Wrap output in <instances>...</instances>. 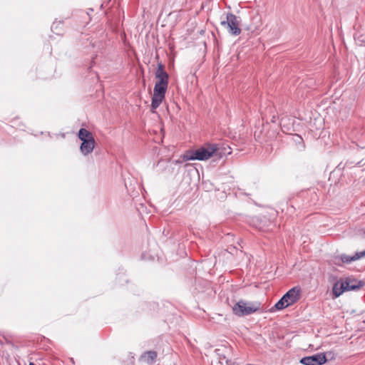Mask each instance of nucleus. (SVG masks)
Segmentation results:
<instances>
[{"mask_svg": "<svg viewBox=\"0 0 365 365\" xmlns=\"http://www.w3.org/2000/svg\"><path fill=\"white\" fill-rule=\"evenodd\" d=\"M232 154V148L227 143H207L196 150H187L182 160H208L210 158H223Z\"/></svg>", "mask_w": 365, "mask_h": 365, "instance_id": "nucleus-1", "label": "nucleus"}, {"mask_svg": "<svg viewBox=\"0 0 365 365\" xmlns=\"http://www.w3.org/2000/svg\"><path fill=\"white\" fill-rule=\"evenodd\" d=\"M260 309L261 303L259 302H246L241 299L232 307V312L238 317H244L255 313Z\"/></svg>", "mask_w": 365, "mask_h": 365, "instance_id": "nucleus-2", "label": "nucleus"}, {"mask_svg": "<svg viewBox=\"0 0 365 365\" xmlns=\"http://www.w3.org/2000/svg\"><path fill=\"white\" fill-rule=\"evenodd\" d=\"M221 25L227 28L232 35L237 36L241 33L239 17L232 13L227 14L226 19L221 21Z\"/></svg>", "mask_w": 365, "mask_h": 365, "instance_id": "nucleus-3", "label": "nucleus"}, {"mask_svg": "<svg viewBox=\"0 0 365 365\" xmlns=\"http://www.w3.org/2000/svg\"><path fill=\"white\" fill-rule=\"evenodd\" d=\"M327 361L324 354L319 353L301 359L300 363L304 365H322Z\"/></svg>", "mask_w": 365, "mask_h": 365, "instance_id": "nucleus-4", "label": "nucleus"}, {"mask_svg": "<svg viewBox=\"0 0 365 365\" xmlns=\"http://www.w3.org/2000/svg\"><path fill=\"white\" fill-rule=\"evenodd\" d=\"M219 362L222 365H229L231 362V349L230 347L222 346L215 350Z\"/></svg>", "mask_w": 365, "mask_h": 365, "instance_id": "nucleus-5", "label": "nucleus"}, {"mask_svg": "<svg viewBox=\"0 0 365 365\" xmlns=\"http://www.w3.org/2000/svg\"><path fill=\"white\" fill-rule=\"evenodd\" d=\"M289 306L292 305L299 299V289L297 287H293L289 289L284 296Z\"/></svg>", "mask_w": 365, "mask_h": 365, "instance_id": "nucleus-6", "label": "nucleus"}, {"mask_svg": "<svg viewBox=\"0 0 365 365\" xmlns=\"http://www.w3.org/2000/svg\"><path fill=\"white\" fill-rule=\"evenodd\" d=\"M343 282L345 287L347 288L346 291L356 290L364 285V283L361 281H358L351 277H347L343 279Z\"/></svg>", "mask_w": 365, "mask_h": 365, "instance_id": "nucleus-7", "label": "nucleus"}, {"mask_svg": "<svg viewBox=\"0 0 365 365\" xmlns=\"http://www.w3.org/2000/svg\"><path fill=\"white\" fill-rule=\"evenodd\" d=\"M155 77L158 79L156 82L168 85V74L164 70V66L161 63H159L158 66Z\"/></svg>", "mask_w": 365, "mask_h": 365, "instance_id": "nucleus-8", "label": "nucleus"}, {"mask_svg": "<svg viewBox=\"0 0 365 365\" xmlns=\"http://www.w3.org/2000/svg\"><path fill=\"white\" fill-rule=\"evenodd\" d=\"M95 146L94 138H90L86 140L82 141L81 145V150L83 154H88L93 151Z\"/></svg>", "mask_w": 365, "mask_h": 365, "instance_id": "nucleus-9", "label": "nucleus"}, {"mask_svg": "<svg viewBox=\"0 0 365 365\" xmlns=\"http://www.w3.org/2000/svg\"><path fill=\"white\" fill-rule=\"evenodd\" d=\"M347 288L345 287V285L343 282V279H341L339 281L336 282L333 287V294L334 297H339L343 292H346Z\"/></svg>", "mask_w": 365, "mask_h": 365, "instance_id": "nucleus-10", "label": "nucleus"}, {"mask_svg": "<svg viewBox=\"0 0 365 365\" xmlns=\"http://www.w3.org/2000/svg\"><path fill=\"white\" fill-rule=\"evenodd\" d=\"M168 84L156 82L153 89V94L155 96H165Z\"/></svg>", "mask_w": 365, "mask_h": 365, "instance_id": "nucleus-11", "label": "nucleus"}, {"mask_svg": "<svg viewBox=\"0 0 365 365\" xmlns=\"http://www.w3.org/2000/svg\"><path fill=\"white\" fill-rule=\"evenodd\" d=\"M156 357H157V353L154 351H149L145 352L141 356V358L148 364H153Z\"/></svg>", "mask_w": 365, "mask_h": 365, "instance_id": "nucleus-12", "label": "nucleus"}, {"mask_svg": "<svg viewBox=\"0 0 365 365\" xmlns=\"http://www.w3.org/2000/svg\"><path fill=\"white\" fill-rule=\"evenodd\" d=\"M164 98L165 96H155L153 94L151 103V111L153 113H154L155 110L159 107V106L160 105Z\"/></svg>", "mask_w": 365, "mask_h": 365, "instance_id": "nucleus-13", "label": "nucleus"}, {"mask_svg": "<svg viewBox=\"0 0 365 365\" xmlns=\"http://www.w3.org/2000/svg\"><path fill=\"white\" fill-rule=\"evenodd\" d=\"M292 140L296 144V149L297 151L300 152L304 149L305 146L304 144L303 139L301 136L298 135H294L292 136Z\"/></svg>", "mask_w": 365, "mask_h": 365, "instance_id": "nucleus-14", "label": "nucleus"}, {"mask_svg": "<svg viewBox=\"0 0 365 365\" xmlns=\"http://www.w3.org/2000/svg\"><path fill=\"white\" fill-rule=\"evenodd\" d=\"M78 138L81 140H86L90 138H93L92 133L85 128H81L78 132Z\"/></svg>", "mask_w": 365, "mask_h": 365, "instance_id": "nucleus-15", "label": "nucleus"}, {"mask_svg": "<svg viewBox=\"0 0 365 365\" xmlns=\"http://www.w3.org/2000/svg\"><path fill=\"white\" fill-rule=\"evenodd\" d=\"M289 304H287L285 298L283 297L275 304L274 307L276 309L281 310L286 307H287Z\"/></svg>", "mask_w": 365, "mask_h": 365, "instance_id": "nucleus-16", "label": "nucleus"}, {"mask_svg": "<svg viewBox=\"0 0 365 365\" xmlns=\"http://www.w3.org/2000/svg\"><path fill=\"white\" fill-rule=\"evenodd\" d=\"M341 259L342 262H344V263H349L352 261H355L354 256L350 257V256H348L346 255H342L341 256Z\"/></svg>", "mask_w": 365, "mask_h": 365, "instance_id": "nucleus-17", "label": "nucleus"}, {"mask_svg": "<svg viewBox=\"0 0 365 365\" xmlns=\"http://www.w3.org/2000/svg\"><path fill=\"white\" fill-rule=\"evenodd\" d=\"M365 256V250L363 251V252H356L354 257V259L356 260V259H359Z\"/></svg>", "mask_w": 365, "mask_h": 365, "instance_id": "nucleus-18", "label": "nucleus"}, {"mask_svg": "<svg viewBox=\"0 0 365 365\" xmlns=\"http://www.w3.org/2000/svg\"><path fill=\"white\" fill-rule=\"evenodd\" d=\"M362 237H363L364 238H365V230H364V231H363Z\"/></svg>", "mask_w": 365, "mask_h": 365, "instance_id": "nucleus-19", "label": "nucleus"}, {"mask_svg": "<svg viewBox=\"0 0 365 365\" xmlns=\"http://www.w3.org/2000/svg\"><path fill=\"white\" fill-rule=\"evenodd\" d=\"M29 365H36V364H34V363L31 362V363L29 364Z\"/></svg>", "mask_w": 365, "mask_h": 365, "instance_id": "nucleus-20", "label": "nucleus"}]
</instances>
